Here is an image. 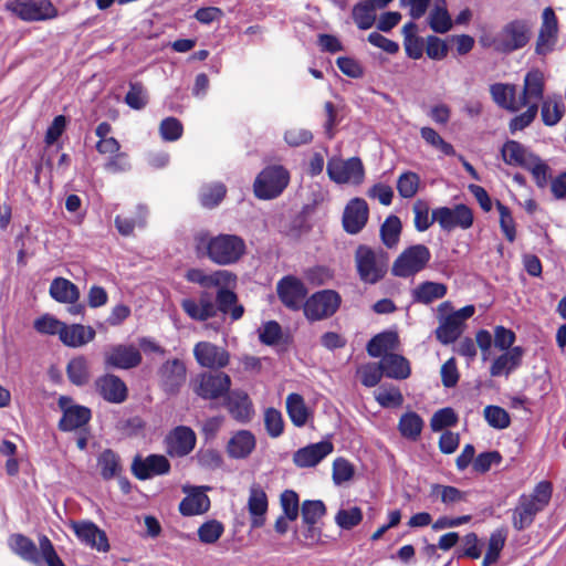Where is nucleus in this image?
<instances>
[{"label":"nucleus","instance_id":"29","mask_svg":"<svg viewBox=\"0 0 566 566\" xmlns=\"http://www.w3.org/2000/svg\"><path fill=\"white\" fill-rule=\"evenodd\" d=\"M544 95V76L538 70H533L526 73L524 77V85L520 101L522 107L537 103L543 99Z\"/></svg>","mask_w":566,"mask_h":566},{"label":"nucleus","instance_id":"56","mask_svg":"<svg viewBox=\"0 0 566 566\" xmlns=\"http://www.w3.org/2000/svg\"><path fill=\"white\" fill-rule=\"evenodd\" d=\"M125 103L133 109H143L148 103L147 91L142 83H129V90L125 96Z\"/></svg>","mask_w":566,"mask_h":566},{"label":"nucleus","instance_id":"1","mask_svg":"<svg viewBox=\"0 0 566 566\" xmlns=\"http://www.w3.org/2000/svg\"><path fill=\"white\" fill-rule=\"evenodd\" d=\"M185 279L198 284L203 290L197 297L184 298L180 303L186 315L196 322L230 316L231 321L240 319L244 314V307L238 301V295L232 290L237 283V275L228 270L205 271L202 269H189Z\"/></svg>","mask_w":566,"mask_h":566},{"label":"nucleus","instance_id":"27","mask_svg":"<svg viewBox=\"0 0 566 566\" xmlns=\"http://www.w3.org/2000/svg\"><path fill=\"white\" fill-rule=\"evenodd\" d=\"M95 329L82 324L62 326L60 340L67 347L77 348L86 345L95 338Z\"/></svg>","mask_w":566,"mask_h":566},{"label":"nucleus","instance_id":"50","mask_svg":"<svg viewBox=\"0 0 566 566\" xmlns=\"http://www.w3.org/2000/svg\"><path fill=\"white\" fill-rule=\"evenodd\" d=\"M376 401L384 408L399 407L403 402L400 390L395 386H380L375 392Z\"/></svg>","mask_w":566,"mask_h":566},{"label":"nucleus","instance_id":"31","mask_svg":"<svg viewBox=\"0 0 566 566\" xmlns=\"http://www.w3.org/2000/svg\"><path fill=\"white\" fill-rule=\"evenodd\" d=\"M490 94L499 107L509 112L515 113L522 107L520 98L516 99V86L514 84H492Z\"/></svg>","mask_w":566,"mask_h":566},{"label":"nucleus","instance_id":"37","mask_svg":"<svg viewBox=\"0 0 566 566\" xmlns=\"http://www.w3.org/2000/svg\"><path fill=\"white\" fill-rule=\"evenodd\" d=\"M464 326H462L455 317L451 314L439 316V325L436 329L437 339L443 344L449 345L454 343L463 333Z\"/></svg>","mask_w":566,"mask_h":566},{"label":"nucleus","instance_id":"63","mask_svg":"<svg viewBox=\"0 0 566 566\" xmlns=\"http://www.w3.org/2000/svg\"><path fill=\"white\" fill-rule=\"evenodd\" d=\"M526 106H527V109L524 113H522L511 119V122L509 124V128L512 134H514L518 130H523L524 128L530 126L532 124V122L535 119L537 112H538L537 103H533V104H530Z\"/></svg>","mask_w":566,"mask_h":566},{"label":"nucleus","instance_id":"44","mask_svg":"<svg viewBox=\"0 0 566 566\" xmlns=\"http://www.w3.org/2000/svg\"><path fill=\"white\" fill-rule=\"evenodd\" d=\"M148 216V209L139 205L137 207L136 218L130 219L122 216H116L114 222L115 227L122 235H130L136 227L144 228L146 226V219Z\"/></svg>","mask_w":566,"mask_h":566},{"label":"nucleus","instance_id":"15","mask_svg":"<svg viewBox=\"0 0 566 566\" xmlns=\"http://www.w3.org/2000/svg\"><path fill=\"white\" fill-rule=\"evenodd\" d=\"M558 39V23L554 10L547 7L542 13V24L538 31L535 53L546 55L552 52Z\"/></svg>","mask_w":566,"mask_h":566},{"label":"nucleus","instance_id":"61","mask_svg":"<svg viewBox=\"0 0 566 566\" xmlns=\"http://www.w3.org/2000/svg\"><path fill=\"white\" fill-rule=\"evenodd\" d=\"M184 127L176 117H167L159 125V134L166 142H176L182 136Z\"/></svg>","mask_w":566,"mask_h":566},{"label":"nucleus","instance_id":"23","mask_svg":"<svg viewBox=\"0 0 566 566\" xmlns=\"http://www.w3.org/2000/svg\"><path fill=\"white\" fill-rule=\"evenodd\" d=\"M334 446L328 440L308 444L298 449L293 454V462L298 468H312L317 465L325 457L332 453Z\"/></svg>","mask_w":566,"mask_h":566},{"label":"nucleus","instance_id":"43","mask_svg":"<svg viewBox=\"0 0 566 566\" xmlns=\"http://www.w3.org/2000/svg\"><path fill=\"white\" fill-rule=\"evenodd\" d=\"M565 113V105L559 96H548L542 103L541 116L546 126L556 125Z\"/></svg>","mask_w":566,"mask_h":566},{"label":"nucleus","instance_id":"28","mask_svg":"<svg viewBox=\"0 0 566 566\" xmlns=\"http://www.w3.org/2000/svg\"><path fill=\"white\" fill-rule=\"evenodd\" d=\"M526 494L518 497L517 505L513 511L512 523L517 531H523L532 525L537 513L542 512Z\"/></svg>","mask_w":566,"mask_h":566},{"label":"nucleus","instance_id":"60","mask_svg":"<svg viewBox=\"0 0 566 566\" xmlns=\"http://www.w3.org/2000/svg\"><path fill=\"white\" fill-rule=\"evenodd\" d=\"M264 424L266 432L272 438L280 437L284 431L282 413L275 408H268L264 412Z\"/></svg>","mask_w":566,"mask_h":566},{"label":"nucleus","instance_id":"59","mask_svg":"<svg viewBox=\"0 0 566 566\" xmlns=\"http://www.w3.org/2000/svg\"><path fill=\"white\" fill-rule=\"evenodd\" d=\"M363 520V512L359 507L342 509L335 516V523L343 530H352Z\"/></svg>","mask_w":566,"mask_h":566},{"label":"nucleus","instance_id":"12","mask_svg":"<svg viewBox=\"0 0 566 566\" xmlns=\"http://www.w3.org/2000/svg\"><path fill=\"white\" fill-rule=\"evenodd\" d=\"M432 220H436L446 231L455 228L465 230L473 224V213L465 205H457L453 208L440 207L432 211Z\"/></svg>","mask_w":566,"mask_h":566},{"label":"nucleus","instance_id":"47","mask_svg":"<svg viewBox=\"0 0 566 566\" xmlns=\"http://www.w3.org/2000/svg\"><path fill=\"white\" fill-rule=\"evenodd\" d=\"M376 9L369 1H360L354 6L353 19L360 30H367L374 25Z\"/></svg>","mask_w":566,"mask_h":566},{"label":"nucleus","instance_id":"13","mask_svg":"<svg viewBox=\"0 0 566 566\" xmlns=\"http://www.w3.org/2000/svg\"><path fill=\"white\" fill-rule=\"evenodd\" d=\"M276 293L283 305L290 310L304 308L307 289L305 284L293 275L282 277L276 284Z\"/></svg>","mask_w":566,"mask_h":566},{"label":"nucleus","instance_id":"49","mask_svg":"<svg viewBox=\"0 0 566 566\" xmlns=\"http://www.w3.org/2000/svg\"><path fill=\"white\" fill-rule=\"evenodd\" d=\"M227 188L221 182L205 185L200 189L199 199L203 207L213 208L224 198Z\"/></svg>","mask_w":566,"mask_h":566},{"label":"nucleus","instance_id":"9","mask_svg":"<svg viewBox=\"0 0 566 566\" xmlns=\"http://www.w3.org/2000/svg\"><path fill=\"white\" fill-rule=\"evenodd\" d=\"M6 7L24 21H44L57 15L50 0H12Z\"/></svg>","mask_w":566,"mask_h":566},{"label":"nucleus","instance_id":"34","mask_svg":"<svg viewBox=\"0 0 566 566\" xmlns=\"http://www.w3.org/2000/svg\"><path fill=\"white\" fill-rule=\"evenodd\" d=\"M49 293L54 301L64 304L76 303L80 298L78 287L64 277L53 279L50 284Z\"/></svg>","mask_w":566,"mask_h":566},{"label":"nucleus","instance_id":"48","mask_svg":"<svg viewBox=\"0 0 566 566\" xmlns=\"http://www.w3.org/2000/svg\"><path fill=\"white\" fill-rule=\"evenodd\" d=\"M401 228V221L397 216L391 214L386 218L380 227V237L382 243L387 248H394L397 245L399 242Z\"/></svg>","mask_w":566,"mask_h":566},{"label":"nucleus","instance_id":"18","mask_svg":"<svg viewBox=\"0 0 566 566\" xmlns=\"http://www.w3.org/2000/svg\"><path fill=\"white\" fill-rule=\"evenodd\" d=\"M96 392L107 402L122 403L127 399L126 384L116 375L105 374L95 379Z\"/></svg>","mask_w":566,"mask_h":566},{"label":"nucleus","instance_id":"36","mask_svg":"<svg viewBox=\"0 0 566 566\" xmlns=\"http://www.w3.org/2000/svg\"><path fill=\"white\" fill-rule=\"evenodd\" d=\"M448 292L447 285L439 282L426 281L411 291L412 301L420 304H430L443 298Z\"/></svg>","mask_w":566,"mask_h":566},{"label":"nucleus","instance_id":"53","mask_svg":"<svg viewBox=\"0 0 566 566\" xmlns=\"http://www.w3.org/2000/svg\"><path fill=\"white\" fill-rule=\"evenodd\" d=\"M484 418L490 427L494 429H505L511 423L509 412L499 406H486L483 410Z\"/></svg>","mask_w":566,"mask_h":566},{"label":"nucleus","instance_id":"21","mask_svg":"<svg viewBox=\"0 0 566 566\" xmlns=\"http://www.w3.org/2000/svg\"><path fill=\"white\" fill-rule=\"evenodd\" d=\"M198 364L207 368H222L229 363L228 352L209 342H200L193 348Z\"/></svg>","mask_w":566,"mask_h":566},{"label":"nucleus","instance_id":"33","mask_svg":"<svg viewBox=\"0 0 566 566\" xmlns=\"http://www.w3.org/2000/svg\"><path fill=\"white\" fill-rule=\"evenodd\" d=\"M209 507L210 499L208 495L200 488H193L180 502L179 512L184 516H193L206 513Z\"/></svg>","mask_w":566,"mask_h":566},{"label":"nucleus","instance_id":"62","mask_svg":"<svg viewBox=\"0 0 566 566\" xmlns=\"http://www.w3.org/2000/svg\"><path fill=\"white\" fill-rule=\"evenodd\" d=\"M496 209L500 213V227L507 241L513 242L516 237L515 222L511 210L501 201H496Z\"/></svg>","mask_w":566,"mask_h":566},{"label":"nucleus","instance_id":"20","mask_svg":"<svg viewBox=\"0 0 566 566\" xmlns=\"http://www.w3.org/2000/svg\"><path fill=\"white\" fill-rule=\"evenodd\" d=\"M195 431L186 426L176 427L166 438L167 451L172 457H186L196 446Z\"/></svg>","mask_w":566,"mask_h":566},{"label":"nucleus","instance_id":"42","mask_svg":"<svg viewBox=\"0 0 566 566\" xmlns=\"http://www.w3.org/2000/svg\"><path fill=\"white\" fill-rule=\"evenodd\" d=\"M10 548L22 559L31 563L39 562V553L35 544L22 534H14L9 538Z\"/></svg>","mask_w":566,"mask_h":566},{"label":"nucleus","instance_id":"41","mask_svg":"<svg viewBox=\"0 0 566 566\" xmlns=\"http://www.w3.org/2000/svg\"><path fill=\"white\" fill-rule=\"evenodd\" d=\"M428 22L437 33H446L452 28V21L447 9L446 0H434L432 10L429 13Z\"/></svg>","mask_w":566,"mask_h":566},{"label":"nucleus","instance_id":"25","mask_svg":"<svg viewBox=\"0 0 566 566\" xmlns=\"http://www.w3.org/2000/svg\"><path fill=\"white\" fill-rule=\"evenodd\" d=\"M70 399L66 397L60 398V406L63 408V416L59 422V428L62 431H73L85 426L91 419V410L84 406H71L64 408V402Z\"/></svg>","mask_w":566,"mask_h":566},{"label":"nucleus","instance_id":"32","mask_svg":"<svg viewBox=\"0 0 566 566\" xmlns=\"http://www.w3.org/2000/svg\"><path fill=\"white\" fill-rule=\"evenodd\" d=\"M226 406L229 413L240 422L249 421L253 412L252 402L248 394L243 391L227 394Z\"/></svg>","mask_w":566,"mask_h":566},{"label":"nucleus","instance_id":"5","mask_svg":"<svg viewBox=\"0 0 566 566\" xmlns=\"http://www.w3.org/2000/svg\"><path fill=\"white\" fill-rule=\"evenodd\" d=\"M290 182V172L281 165L265 167L253 184L254 195L269 200L279 197Z\"/></svg>","mask_w":566,"mask_h":566},{"label":"nucleus","instance_id":"7","mask_svg":"<svg viewBox=\"0 0 566 566\" xmlns=\"http://www.w3.org/2000/svg\"><path fill=\"white\" fill-rule=\"evenodd\" d=\"M342 297L334 290H322L312 294L304 303V315L307 319L322 321L333 316L339 308Z\"/></svg>","mask_w":566,"mask_h":566},{"label":"nucleus","instance_id":"19","mask_svg":"<svg viewBox=\"0 0 566 566\" xmlns=\"http://www.w3.org/2000/svg\"><path fill=\"white\" fill-rule=\"evenodd\" d=\"M369 217L367 202L361 198H353L343 212V227L349 234L359 233L366 226Z\"/></svg>","mask_w":566,"mask_h":566},{"label":"nucleus","instance_id":"57","mask_svg":"<svg viewBox=\"0 0 566 566\" xmlns=\"http://www.w3.org/2000/svg\"><path fill=\"white\" fill-rule=\"evenodd\" d=\"M223 532L224 527L221 522L217 520H210L205 522L198 528V536L200 542L205 544H213L222 536Z\"/></svg>","mask_w":566,"mask_h":566},{"label":"nucleus","instance_id":"16","mask_svg":"<svg viewBox=\"0 0 566 566\" xmlns=\"http://www.w3.org/2000/svg\"><path fill=\"white\" fill-rule=\"evenodd\" d=\"M170 471V462L163 454L136 455L132 462V472L140 481L164 475Z\"/></svg>","mask_w":566,"mask_h":566},{"label":"nucleus","instance_id":"58","mask_svg":"<svg viewBox=\"0 0 566 566\" xmlns=\"http://www.w3.org/2000/svg\"><path fill=\"white\" fill-rule=\"evenodd\" d=\"M280 504L283 511L282 515L289 517L290 521H295L300 512L298 494L293 490H285L281 493Z\"/></svg>","mask_w":566,"mask_h":566},{"label":"nucleus","instance_id":"24","mask_svg":"<svg viewBox=\"0 0 566 566\" xmlns=\"http://www.w3.org/2000/svg\"><path fill=\"white\" fill-rule=\"evenodd\" d=\"M256 447L255 436L250 430H239L229 439L226 451L229 458L243 460L251 455Z\"/></svg>","mask_w":566,"mask_h":566},{"label":"nucleus","instance_id":"2","mask_svg":"<svg viewBox=\"0 0 566 566\" xmlns=\"http://www.w3.org/2000/svg\"><path fill=\"white\" fill-rule=\"evenodd\" d=\"M195 243L198 255L206 256L221 266L237 263L247 250L244 240L235 234L213 237L208 232H199L195 235Z\"/></svg>","mask_w":566,"mask_h":566},{"label":"nucleus","instance_id":"64","mask_svg":"<svg viewBox=\"0 0 566 566\" xmlns=\"http://www.w3.org/2000/svg\"><path fill=\"white\" fill-rule=\"evenodd\" d=\"M358 374L360 375V381L365 387H375L381 380L384 376L382 369L376 363H369L361 366L358 369Z\"/></svg>","mask_w":566,"mask_h":566},{"label":"nucleus","instance_id":"35","mask_svg":"<svg viewBox=\"0 0 566 566\" xmlns=\"http://www.w3.org/2000/svg\"><path fill=\"white\" fill-rule=\"evenodd\" d=\"M379 365L382 373L388 378L392 379H406L410 375L409 361L398 354H385Z\"/></svg>","mask_w":566,"mask_h":566},{"label":"nucleus","instance_id":"38","mask_svg":"<svg viewBox=\"0 0 566 566\" xmlns=\"http://www.w3.org/2000/svg\"><path fill=\"white\" fill-rule=\"evenodd\" d=\"M97 468L104 480L119 478L123 472L120 457L112 449H105L98 454Z\"/></svg>","mask_w":566,"mask_h":566},{"label":"nucleus","instance_id":"8","mask_svg":"<svg viewBox=\"0 0 566 566\" xmlns=\"http://www.w3.org/2000/svg\"><path fill=\"white\" fill-rule=\"evenodd\" d=\"M231 378L226 373H202L192 381L193 392L202 399L214 400L229 394Z\"/></svg>","mask_w":566,"mask_h":566},{"label":"nucleus","instance_id":"30","mask_svg":"<svg viewBox=\"0 0 566 566\" xmlns=\"http://www.w3.org/2000/svg\"><path fill=\"white\" fill-rule=\"evenodd\" d=\"M501 154L505 164L518 166L524 169L530 166L532 160L537 156L516 140H507L503 145Z\"/></svg>","mask_w":566,"mask_h":566},{"label":"nucleus","instance_id":"55","mask_svg":"<svg viewBox=\"0 0 566 566\" xmlns=\"http://www.w3.org/2000/svg\"><path fill=\"white\" fill-rule=\"evenodd\" d=\"M458 422V416L450 407L436 411L430 420L432 431L438 432L444 428L453 427Z\"/></svg>","mask_w":566,"mask_h":566},{"label":"nucleus","instance_id":"52","mask_svg":"<svg viewBox=\"0 0 566 566\" xmlns=\"http://www.w3.org/2000/svg\"><path fill=\"white\" fill-rule=\"evenodd\" d=\"M325 513L326 506L321 500H306L301 507L304 524H317Z\"/></svg>","mask_w":566,"mask_h":566},{"label":"nucleus","instance_id":"11","mask_svg":"<svg viewBox=\"0 0 566 566\" xmlns=\"http://www.w3.org/2000/svg\"><path fill=\"white\" fill-rule=\"evenodd\" d=\"M106 368L132 369L142 363V354L134 344H115L108 346L104 353Z\"/></svg>","mask_w":566,"mask_h":566},{"label":"nucleus","instance_id":"39","mask_svg":"<svg viewBox=\"0 0 566 566\" xmlns=\"http://www.w3.org/2000/svg\"><path fill=\"white\" fill-rule=\"evenodd\" d=\"M66 375L69 380L77 386H85L91 378L90 363L85 356L80 355L72 358L66 366Z\"/></svg>","mask_w":566,"mask_h":566},{"label":"nucleus","instance_id":"6","mask_svg":"<svg viewBox=\"0 0 566 566\" xmlns=\"http://www.w3.org/2000/svg\"><path fill=\"white\" fill-rule=\"evenodd\" d=\"M431 259L430 250L423 244L405 249L395 260L391 272L398 277H410L422 271Z\"/></svg>","mask_w":566,"mask_h":566},{"label":"nucleus","instance_id":"51","mask_svg":"<svg viewBox=\"0 0 566 566\" xmlns=\"http://www.w3.org/2000/svg\"><path fill=\"white\" fill-rule=\"evenodd\" d=\"M420 185V177L413 171L402 172L397 180V190L400 197L409 199L416 196Z\"/></svg>","mask_w":566,"mask_h":566},{"label":"nucleus","instance_id":"40","mask_svg":"<svg viewBox=\"0 0 566 566\" xmlns=\"http://www.w3.org/2000/svg\"><path fill=\"white\" fill-rule=\"evenodd\" d=\"M286 411L295 427L301 428L306 424L310 410L300 394L292 392L286 397Z\"/></svg>","mask_w":566,"mask_h":566},{"label":"nucleus","instance_id":"4","mask_svg":"<svg viewBox=\"0 0 566 566\" xmlns=\"http://www.w3.org/2000/svg\"><path fill=\"white\" fill-rule=\"evenodd\" d=\"M355 264L358 276L365 284H376L387 273L388 258L381 250L359 245L355 251Z\"/></svg>","mask_w":566,"mask_h":566},{"label":"nucleus","instance_id":"3","mask_svg":"<svg viewBox=\"0 0 566 566\" xmlns=\"http://www.w3.org/2000/svg\"><path fill=\"white\" fill-rule=\"evenodd\" d=\"M532 39V23L526 19H514L504 23L495 33H483L479 44L499 54L509 55L524 49Z\"/></svg>","mask_w":566,"mask_h":566},{"label":"nucleus","instance_id":"10","mask_svg":"<svg viewBox=\"0 0 566 566\" xmlns=\"http://www.w3.org/2000/svg\"><path fill=\"white\" fill-rule=\"evenodd\" d=\"M327 174L337 184L358 185L363 181L365 171L358 157H352L347 160L332 158L327 163Z\"/></svg>","mask_w":566,"mask_h":566},{"label":"nucleus","instance_id":"14","mask_svg":"<svg viewBox=\"0 0 566 566\" xmlns=\"http://www.w3.org/2000/svg\"><path fill=\"white\" fill-rule=\"evenodd\" d=\"M157 374L164 391L169 395H176L186 382L187 368L181 359L174 358L166 360L158 368Z\"/></svg>","mask_w":566,"mask_h":566},{"label":"nucleus","instance_id":"45","mask_svg":"<svg viewBox=\"0 0 566 566\" xmlns=\"http://www.w3.org/2000/svg\"><path fill=\"white\" fill-rule=\"evenodd\" d=\"M422 428L423 420L413 411L402 415L398 424L401 436L412 441L419 438Z\"/></svg>","mask_w":566,"mask_h":566},{"label":"nucleus","instance_id":"54","mask_svg":"<svg viewBox=\"0 0 566 566\" xmlns=\"http://www.w3.org/2000/svg\"><path fill=\"white\" fill-rule=\"evenodd\" d=\"M421 138L431 147L440 150L446 156L454 155V148L447 143L433 128L422 127L420 129Z\"/></svg>","mask_w":566,"mask_h":566},{"label":"nucleus","instance_id":"26","mask_svg":"<svg viewBox=\"0 0 566 566\" xmlns=\"http://www.w3.org/2000/svg\"><path fill=\"white\" fill-rule=\"evenodd\" d=\"M524 349L521 346H514L507 352L496 357L490 367L492 377H509L522 364Z\"/></svg>","mask_w":566,"mask_h":566},{"label":"nucleus","instance_id":"22","mask_svg":"<svg viewBox=\"0 0 566 566\" xmlns=\"http://www.w3.org/2000/svg\"><path fill=\"white\" fill-rule=\"evenodd\" d=\"M248 511L252 528H260L265 524L269 507L268 495L259 483L251 484L249 489Z\"/></svg>","mask_w":566,"mask_h":566},{"label":"nucleus","instance_id":"17","mask_svg":"<svg viewBox=\"0 0 566 566\" xmlns=\"http://www.w3.org/2000/svg\"><path fill=\"white\" fill-rule=\"evenodd\" d=\"M77 538L98 552L106 553L109 551V543L106 533L91 521L73 522L71 524Z\"/></svg>","mask_w":566,"mask_h":566},{"label":"nucleus","instance_id":"46","mask_svg":"<svg viewBox=\"0 0 566 566\" xmlns=\"http://www.w3.org/2000/svg\"><path fill=\"white\" fill-rule=\"evenodd\" d=\"M397 342L395 333H380L374 336L367 344V353L371 357H382L387 350L392 349Z\"/></svg>","mask_w":566,"mask_h":566}]
</instances>
